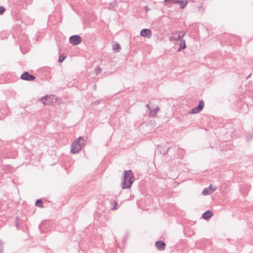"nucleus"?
<instances>
[{"label": "nucleus", "instance_id": "1", "mask_svg": "<svg viewBox=\"0 0 253 253\" xmlns=\"http://www.w3.org/2000/svg\"><path fill=\"white\" fill-rule=\"evenodd\" d=\"M123 176V182L122 184V189H126L130 188L133 182L132 179L134 178V175L132 170L124 171Z\"/></svg>", "mask_w": 253, "mask_h": 253}, {"label": "nucleus", "instance_id": "2", "mask_svg": "<svg viewBox=\"0 0 253 253\" xmlns=\"http://www.w3.org/2000/svg\"><path fill=\"white\" fill-rule=\"evenodd\" d=\"M84 145V142H78L77 140H75L71 144V152L73 154L79 153Z\"/></svg>", "mask_w": 253, "mask_h": 253}, {"label": "nucleus", "instance_id": "3", "mask_svg": "<svg viewBox=\"0 0 253 253\" xmlns=\"http://www.w3.org/2000/svg\"><path fill=\"white\" fill-rule=\"evenodd\" d=\"M165 2H169L170 4H179L181 9L184 8L188 3L186 0H165Z\"/></svg>", "mask_w": 253, "mask_h": 253}, {"label": "nucleus", "instance_id": "4", "mask_svg": "<svg viewBox=\"0 0 253 253\" xmlns=\"http://www.w3.org/2000/svg\"><path fill=\"white\" fill-rule=\"evenodd\" d=\"M204 102L203 100H201L199 104L197 107L193 108L189 111V114H196L200 113L204 108Z\"/></svg>", "mask_w": 253, "mask_h": 253}, {"label": "nucleus", "instance_id": "5", "mask_svg": "<svg viewBox=\"0 0 253 253\" xmlns=\"http://www.w3.org/2000/svg\"><path fill=\"white\" fill-rule=\"evenodd\" d=\"M82 38L79 35H73L69 38L70 42L74 45H77L82 42Z\"/></svg>", "mask_w": 253, "mask_h": 253}, {"label": "nucleus", "instance_id": "6", "mask_svg": "<svg viewBox=\"0 0 253 253\" xmlns=\"http://www.w3.org/2000/svg\"><path fill=\"white\" fill-rule=\"evenodd\" d=\"M53 96L51 95H45L39 99V101L42 102V104L44 105H49L51 104V100L53 99Z\"/></svg>", "mask_w": 253, "mask_h": 253}, {"label": "nucleus", "instance_id": "7", "mask_svg": "<svg viewBox=\"0 0 253 253\" xmlns=\"http://www.w3.org/2000/svg\"><path fill=\"white\" fill-rule=\"evenodd\" d=\"M20 79L24 81H34L36 77L29 72L25 71L21 75Z\"/></svg>", "mask_w": 253, "mask_h": 253}, {"label": "nucleus", "instance_id": "8", "mask_svg": "<svg viewBox=\"0 0 253 253\" xmlns=\"http://www.w3.org/2000/svg\"><path fill=\"white\" fill-rule=\"evenodd\" d=\"M155 245L157 249L159 251H164L166 249V244L163 241H158L155 243Z\"/></svg>", "mask_w": 253, "mask_h": 253}, {"label": "nucleus", "instance_id": "9", "mask_svg": "<svg viewBox=\"0 0 253 253\" xmlns=\"http://www.w3.org/2000/svg\"><path fill=\"white\" fill-rule=\"evenodd\" d=\"M140 35L143 37L149 38L152 36V32L148 29H143L140 31Z\"/></svg>", "mask_w": 253, "mask_h": 253}, {"label": "nucleus", "instance_id": "10", "mask_svg": "<svg viewBox=\"0 0 253 253\" xmlns=\"http://www.w3.org/2000/svg\"><path fill=\"white\" fill-rule=\"evenodd\" d=\"M215 189L211 188V185L207 188H205L202 191V194L204 195H209L212 193Z\"/></svg>", "mask_w": 253, "mask_h": 253}, {"label": "nucleus", "instance_id": "11", "mask_svg": "<svg viewBox=\"0 0 253 253\" xmlns=\"http://www.w3.org/2000/svg\"><path fill=\"white\" fill-rule=\"evenodd\" d=\"M213 215L212 212L210 211H207L202 214V218L205 219H209Z\"/></svg>", "mask_w": 253, "mask_h": 253}, {"label": "nucleus", "instance_id": "12", "mask_svg": "<svg viewBox=\"0 0 253 253\" xmlns=\"http://www.w3.org/2000/svg\"><path fill=\"white\" fill-rule=\"evenodd\" d=\"M180 33L182 34V35L179 34L177 37H170L169 38V40L171 42H174V41H180V39L184 37L185 33H183L182 32H180Z\"/></svg>", "mask_w": 253, "mask_h": 253}, {"label": "nucleus", "instance_id": "13", "mask_svg": "<svg viewBox=\"0 0 253 253\" xmlns=\"http://www.w3.org/2000/svg\"><path fill=\"white\" fill-rule=\"evenodd\" d=\"M118 5L116 1H113L109 4V6L107 7L108 9L112 10H116Z\"/></svg>", "mask_w": 253, "mask_h": 253}, {"label": "nucleus", "instance_id": "14", "mask_svg": "<svg viewBox=\"0 0 253 253\" xmlns=\"http://www.w3.org/2000/svg\"><path fill=\"white\" fill-rule=\"evenodd\" d=\"M121 49V46L117 42H115L113 44V50L115 52H118Z\"/></svg>", "mask_w": 253, "mask_h": 253}, {"label": "nucleus", "instance_id": "15", "mask_svg": "<svg viewBox=\"0 0 253 253\" xmlns=\"http://www.w3.org/2000/svg\"><path fill=\"white\" fill-rule=\"evenodd\" d=\"M179 47L177 49V51L179 52L181 50H182L183 49H185L186 47V44H185V41L183 40H180L179 42Z\"/></svg>", "mask_w": 253, "mask_h": 253}, {"label": "nucleus", "instance_id": "16", "mask_svg": "<svg viewBox=\"0 0 253 253\" xmlns=\"http://www.w3.org/2000/svg\"><path fill=\"white\" fill-rule=\"evenodd\" d=\"M35 205L40 208H44V206L42 204V202L41 199H38L35 203Z\"/></svg>", "mask_w": 253, "mask_h": 253}, {"label": "nucleus", "instance_id": "17", "mask_svg": "<svg viewBox=\"0 0 253 253\" xmlns=\"http://www.w3.org/2000/svg\"><path fill=\"white\" fill-rule=\"evenodd\" d=\"M160 108L159 107H157L154 109L152 110V113L150 114V115L152 116H156V114L160 111Z\"/></svg>", "mask_w": 253, "mask_h": 253}, {"label": "nucleus", "instance_id": "18", "mask_svg": "<svg viewBox=\"0 0 253 253\" xmlns=\"http://www.w3.org/2000/svg\"><path fill=\"white\" fill-rule=\"evenodd\" d=\"M112 204L113 205V207L111 208V210H115L118 205L117 202L116 201H114L112 203Z\"/></svg>", "mask_w": 253, "mask_h": 253}, {"label": "nucleus", "instance_id": "19", "mask_svg": "<svg viewBox=\"0 0 253 253\" xmlns=\"http://www.w3.org/2000/svg\"><path fill=\"white\" fill-rule=\"evenodd\" d=\"M66 57V56L61 55H60L59 56V59H58L59 62L61 63L62 62H63Z\"/></svg>", "mask_w": 253, "mask_h": 253}, {"label": "nucleus", "instance_id": "20", "mask_svg": "<svg viewBox=\"0 0 253 253\" xmlns=\"http://www.w3.org/2000/svg\"><path fill=\"white\" fill-rule=\"evenodd\" d=\"M102 69L99 66H97L95 69V73L97 75L101 72Z\"/></svg>", "mask_w": 253, "mask_h": 253}, {"label": "nucleus", "instance_id": "21", "mask_svg": "<svg viewBox=\"0 0 253 253\" xmlns=\"http://www.w3.org/2000/svg\"><path fill=\"white\" fill-rule=\"evenodd\" d=\"M5 8L2 6H0V15L2 14L5 11Z\"/></svg>", "mask_w": 253, "mask_h": 253}, {"label": "nucleus", "instance_id": "22", "mask_svg": "<svg viewBox=\"0 0 253 253\" xmlns=\"http://www.w3.org/2000/svg\"><path fill=\"white\" fill-rule=\"evenodd\" d=\"M75 140H77L78 142H82L81 140H82L83 142L84 141V138L82 136H79L78 138H76Z\"/></svg>", "mask_w": 253, "mask_h": 253}, {"label": "nucleus", "instance_id": "23", "mask_svg": "<svg viewBox=\"0 0 253 253\" xmlns=\"http://www.w3.org/2000/svg\"><path fill=\"white\" fill-rule=\"evenodd\" d=\"M146 107L148 108V109L150 111V114H151L152 113V110L150 108V107L149 106V105L148 104H147L146 105Z\"/></svg>", "mask_w": 253, "mask_h": 253}, {"label": "nucleus", "instance_id": "24", "mask_svg": "<svg viewBox=\"0 0 253 253\" xmlns=\"http://www.w3.org/2000/svg\"><path fill=\"white\" fill-rule=\"evenodd\" d=\"M100 103V100H96V101H95L94 102H92V104H94V105H98Z\"/></svg>", "mask_w": 253, "mask_h": 253}, {"label": "nucleus", "instance_id": "25", "mask_svg": "<svg viewBox=\"0 0 253 253\" xmlns=\"http://www.w3.org/2000/svg\"><path fill=\"white\" fill-rule=\"evenodd\" d=\"M144 9H145V12L147 13L149 10V8L148 7V6L147 5L146 6H145L144 7Z\"/></svg>", "mask_w": 253, "mask_h": 253}, {"label": "nucleus", "instance_id": "26", "mask_svg": "<svg viewBox=\"0 0 253 253\" xmlns=\"http://www.w3.org/2000/svg\"><path fill=\"white\" fill-rule=\"evenodd\" d=\"M15 226H16L17 229H19V226H18V224L17 223H16Z\"/></svg>", "mask_w": 253, "mask_h": 253}, {"label": "nucleus", "instance_id": "27", "mask_svg": "<svg viewBox=\"0 0 253 253\" xmlns=\"http://www.w3.org/2000/svg\"><path fill=\"white\" fill-rule=\"evenodd\" d=\"M2 253V250L0 249V253Z\"/></svg>", "mask_w": 253, "mask_h": 253}, {"label": "nucleus", "instance_id": "28", "mask_svg": "<svg viewBox=\"0 0 253 253\" xmlns=\"http://www.w3.org/2000/svg\"><path fill=\"white\" fill-rule=\"evenodd\" d=\"M251 74L249 75V76H248V78L250 77L251 76Z\"/></svg>", "mask_w": 253, "mask_h": 253}]
</instances>
